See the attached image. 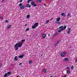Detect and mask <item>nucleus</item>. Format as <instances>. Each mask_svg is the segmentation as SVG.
I'll use <instances>...</instances> for the list:
<instances>
[{
    "label": "nucleus",
    "mask_w": 77,
    "mask_h": 77,
    "mask_svg": "<svg viewBox=\"0 0 77 77\" xmlns=\"http://www.w3.org/2000/svg\"><path fill=\"white\" fill-rule=\"evenodd\" d=\"M43 71L45 73H46V72H47V71H46V69H44L43 70Z\"/></svg>",
    "instance_id": "393cba45"
},
{
    "label": "nucleus",
    "mask_w": 77,
    "mask_h": 77,
    "mask_svg": "<svg viewBox=\"0 0 77 77\" xmlns=\"http://www.w3.org/2000/svg\"><path fill=\"white\" fill-rule=\"evenodd\" d=\"M65 14V13H62L61 14V15L62 16H63L64 17H65V16H66V15Z\"/></svg>",
    "instance_id": "ddd939ff"
},
{
    "label": "nucleus",
    "mask_w": 77,
    "mask_h": 77,
    "mask_svg": "<svg viewBox=\"0 0 77 77\" xmlns=\"http://www.w3.org/2000/svg\"><path fill=\"white\" fill-rule=\"evenodd\" d=\"M36 27L34 26H32V29H36Z\"/></svg>",
    "instance_id": "aec40b11"
},
{
    "label": "nucleus",
    "mask_w": 77,
    "mask_h": 77,
    "mask_svg": "<svg viewBox=\"0 0 77 77\" xmlns=\"http://www.w3.org/2000/svg\"><path fill=\"white\" fill-rule=\"evenodd\" d=\"M43 39H45V37H46V35L45 34H43L42 35Z\"/></svg>",
    "instance_id": "9b49d317"
},
{
    "label": "nucleus",
    "mask_w": 77,
    "mask_h": 77,
    "mask_svg": "<svg viewBox=\"0 0 77 77\" xmlns=\"http://www.w3.org/2000/svg\"><path fill=\"white\" fill-rule=\"evenodd\" d=\"M19 77H21V76H19Z\"/></svg>",
    "instance_id": "5fc2aeb1"
},
{
    "label": "nucleus",
    "mask_w": 77,
    "mask_h": 77,
    "mask_svg": "<svg viewBox=\"0 0 77 77\" xmlns=\"http://www.w3.org/2000/svg\"><path fill=\"white\" fill-rule=\"evenodd\" d=\"M4 1H5V0H2V2H4Z\"/></svg>",
    "instance_id": "49530a36"
},
{
    "label": "nucleus",
    "mask_w": 77,
    "mask_h": 77,
    "mask_svg": "<svg viewBox=\"0 0 77 77\" xmlns=\"http://www.w3.org/2000/svg\"><path fill=\"white\" fill-rule=\"evenodd\" d=\"M28 30H29V28L26 29V31H28Z\"/></svg>",
    "instance_id": "473e14b6"
},
{
    "label": "nucleus",
    "mask_w": 77,
    "mask_h": 77,
    "mask_svg": "<svg viewBox=\"0 0 77 77\" xmlns=\"http://www.w3.org/2000/svg\"><path fill=\"white\" fill-rule=\"evenodd\" d=\"M14 47L16 48L15 50H18V43L14 45Z\"/></svg>",
    "instance_id": "39448f33"
},
{
    "label": "nucleus",
    "mask_w": 77,
    "mask_h": 77,
    "mask_svg": "<svg viewBox=\"0 0 77 77\" xmlns=\"http://www.w3.org/2000/svg\"><path fill=\"white\" fill-rule=\"evenodd\" d=\"M49 21H50V20H48L46 21V24H47V23H49Z\"/></svg>",
    "instance_id": "bb28decb"
},
{
    "label": "nucleus",
    "mask_w": 77,
    "mask_h": 77,
    "mask_svg": "<svg viewBox=\"0 0 77 77\" xmlns=\"http://www.w3.org/2000/svg\"><path fill=\"white\" fill-rule=\"evenodd\" d=\"M2 64H0V67H2Z\"/></svg>",
    "instance_id": "ea45409f"
},
{
    "label": "nucleus",
    "mask_w": 77,
    "mask_h": 77,
    "mask_svg": "<svg viewBox=\"0 0 77 77\" xmlns=\"http://www.w3.org/2000/svg\"><path fill=\"white\" fill-rule=\"evenodd\" d=\"M66 28V26H64V28H63L62 29L63 30H65Z\"/></svg>",
    "instance_id": "4be33fe9"
},
{
    "label": "nucleus",
    "mask_w": 77,
    "mask_h": 77,
    "mask_svg": "<svg viewBox=\"0 0 77 77\" xmlns=\"http://www.w3.org/2000/svg\"><path fill=\"white\" fill-rule=\"evenodd\" d=\"M11 72H7V75L8 76H9V75H11Z\"/></svg>",
    "instance_id": "9d476101"
},
{
    "label": "nucleus",
    "mask_w": 77,
    "mask_h": 77,
    "mask_svg": "<svg viewBox=\"0 0 77 77\" xmlns=\"http://www.w3.org/2000/svg\"><path fill=\"white\" fill-rule=\"evenodd\" d=\"M21 41L22 42H24V41H25V40L24 39L22 40Z\"/></svg>",
    "instance_id": "c9c22d12"
},
{
    "label": "nucleus",
    "mask_w": 77,
    "mask_h": 77,
    "mask_svg": "<svg viewBox=\"0 0 77 77\" xmlns=\"http://www.w3.org/2000/svg\"><path fill=\"white\" fill-rule=\"evenodd\" d=\"M71 28H68V30H69V31H71Z\"/></svg>",
    "instance_id": "4c0bfd02"
},
{
    "label": "nucleus",
    "mask_w": 77,
    "mask_h": 77,
    "mask_svg": "<svg viewBox=\"0 0 77 77\" xmlns=\"http://www.w3.org/2000/svg\"><path fill=\"white\" fill-rule=\"evenodd\" d=\"M11 26H12V25H10L8 26V27L7 28V29H10L11 27Z\"/></svg>",
    "instance_id": "dca6fc26"
},
{
    "label": "nucleus",
    "mask_w": 77,
    "mask_h": 77,
    "mask_svg": "<svg viewBox=\"0 0 77 77\" xmlns=\"http://www.w3.org/2000/svg\"><path fill=\"white\" fill-rule=\"evenodd\" d=\"M42 56V54L41 55V56Z\"/></svg>",
    "instance_id": "3c124183"
},
{
    "label": "nucleus",
    "mask_w": 77,
    "mask_h": 77,
    "mask_svg": "<svg viewBox=\"0 0 77 77\" xmlns=\"http://www.w3.org/2000/svg\"><path fill=\"white\" fill-rule=\"evenodd\" d=\"M24 54H23V55H20L19 56V57L20 58H22V57H24Z\"/></svg>",
    "instance_id": "2eb2a0df"
},
{
    "label": "nucleus",
    "mask_w": 77,
    "mask_h": 77,
    "mask_svg": "<svg viewBox=\"0 0 77 77\" xmlns=\"http://www.w3.org/2000/svg\"><path fill=\"white\" fill-rule=\"evenodd\" d=\"M42 2L41 0H37L36 1V2H39L40 3H41Z\"/></svg>",
    "instance_id": "6ab92c4d"
},
{
    "label": "nucleus",
    "mask_w": 77,
    "mask_h": 77,
    "mask_svg": "<svg viewBox=\"0 0 77 77\" xmlns=\"http://www.w3.org/2000/svg\"><path fill=\"white\" fill-rule=\"evenodd\" d=\"M30 2H32V0H28L27 2L28 3H29Z\"/></svg>",
    "instance_id": "a878e982"
},
{
    "label": "nucleus",
    "mask_w": 77,
    "mask_h": 77,
    "mask_svg": "<svg viewBox=\"0 0 77 77\" xmlns=\"http://www.w3.org/2000/svg\"><path fill=\"white\" fill-rule=\"evenodd\" d=\"M19 6L20 7V9H24V8H25V7H26V6H24V5H22V3H20L19 5Z\"/></svg>",
    "instance_id": "f257e3e1"
},
{
    "label": "nucleus",
    "mask_w": 77,
    "mask_h": 77,
    "mask_svg": "<svg viewBox=\"0 0 77 77\" xmlns=\"http://www.w3.org/2000/svg\"><path fill=\"white\" fill-rule=\"evenodd\" d=\"M59 42H60V41H58L57 43V44H58Z\"/></svg>",
    "instance_id": "2f4dec72"
},
{
    "label": "nucleus",
    "mask_w": 77,
    "mask_h": 77,
    "mask_svg": "<svg viewBox=\"0 0 77 77\" xmlns=\"http://www.w3.org/2000/svg\"><path fill=\"white\" fill-rule=\"evenodd\" d=\"M50 36V34H48V36Z\"/></svg>",
    "instance_id": "de8ad7c7"
},
{
    "label": "nucleus",
    "mask_w": 77,
    "mask_h": 77,
    "mask_svg": "<svg viewBox=\"0 0 77 77\" xmlns=\"http://www.w3.org/2000/svg\"><path fill=\"white\" fill-rule=\"evenodd\" d=\"M55 23H56L57 24H61V23L60 22H59V21H55Z\"/></svg>",
    "instance_id": "f8f14e48"
},
{
    "label": "nucleus",
    "mask_w": 77,
    "mask_h": 77,
    "mask_svg": "<svg viewBox=\"0 0 77 77\" xmlns=\"http://www.w3.org/2000/svg\"><path fill=\"white\" fill-rule=\"evenodd\" d=\"M63 77H66V75L63 76Z\"/></svg>",
    "instance_id": "79ce46f5"
},
{
    "label": "nucleus",
    "mask_w": 77,
    "mask_h": 77,
    "mask_svg": "<svg viewBox=\"0 0 77 77\" xmlns=\"http://www.w3.org/2000/svg\"><path fill=\"white\" fill-rule=\"evenodd\" d=\"M14 60H15L16 61H17L18 60V59H17V56H15Z\"/></svg>",
    "instance_id": "f3484780"
},
{
    "label": "nucleus",
    "mask_w": 77,
    "mask_h": 77,
    "mask_svg": "<svg viewBox=\"0 0 77 77\" xmlns=\"http://www.w3.org/2000/svg\"><path fill=\"white\" fill-rule=\"evenodd\" d=\"M26 8H30L31 5L29 4H27L26 5Z\"/></svg>",
    "instance_id": "1a4fd4ad"
},
{
    "label": "nucleus",
    "mask_w": 77,
    "mask_h": 77,
    "mask_svg": "<svg viewBox=\"0 0 77 77\" xmlns=\"http://www.w3.org/2000/svg\"><path fill=\"white\" fill-rule=\"evenodd\" d=\"M71 13H69V14H67V17H70V16H71Z\"/></svg>",
    "instance_id": "b1692460"
},
{
    "label": "nucleus",
    "mask_w": 77,
    "mask_h": 77,
    "mask_svg": "<svg viewBox=\"0 0 77 77\" xmlns=\"http://www.w3.org/2000/svg\"><path fill=\"white\" fill-rule=\"evenodd\" d=\"M31 2H33V0H32Z\"/></svg>",
    "instance_id": "8fccbe9b"
},
{
    "label": "nucleus",
    "mask_w": 77,
    "mask_h": 77,
    "mask_svg": "<svg viewBox=\"0 0 77 77\" xmlns=\"http://www.w3.org/2000/svg\"><path fill=\"white\" fill-rule=\"evenodd\" d=\"M67 68L68 69H69V67H67Z\"/></svg>",
    "instance_id": "58836bf2"
},
{
    "label": "nucleus",
    "mask_w": 77,
    "mask_h": 77,
    "mask_svg": "<svg viewBox=\"0 0 77 77\" xmlns=\"http://www.w3.org/2000/svg\"><path fill=\"white\" fill-rule=\"evenodd\" d=\"M70 32H71L70 31H69V30H68V32H67V33H68V34H69V33H70Z\"/></svg>",
    "instance_id": "c756f323"
},
{
    "label": "nucleus",
    "mask_w": 77,
    "mask_h": 77,
    "mask_svg": "<svg viewBox=\"0 0 77 77\" xmlns=\"http://www.w3.org/2000/svg\"><path fill=\"white\" fill-rule=\"evenodd\" d=\"M73 68H74V66H72V67H71V69H72Z\"/></svg>",
    "instance_id": "f704fd0d"
},
{
    "label": "nucleus",
    "mask_w": 77,
    "mask_h": 77,
    "mask_svg": "<svg viewBox=\"0 0 77 77\" xmlns=\"http://www.w3.org/2000/svg\"><path fill=\"white\" fill-rule=\"evenodd\" d=\"M7 75H8V74L7 75V73H5L4 77H7Z\"/></svg>",
    "instance_id": "c85d7f7f"
},
{
    "label": "nucleus",
    "mask_w": 77,
    "mask_h": 77,
    "mask_svg": "<svg viewBox=\"0 0 77 77\" xmlns=\"http://www.w3.org/2000/svg\"><path fill=\"white\" fill-rule=\"evenodd\" d=\"M69 60V59L67 58H64L63 59V61L64 62H67V61H68Z\"/></svg>",
    "instance_id": "6e6552de"
},
{
    "label": "nucleus",
    "mask_w": 77,
    "mask_h": 77,
    "mask_svg": "<svg viewBox=\"0 0 77 77\" xmlns=\"http://www.w3.org/2000/svg\"><path fill=\"white\" fill-rule=\"evenodd\" d=\"M63 26H60V27L59 28V29H61V28H63Z\"/></svg>",
    "instance_id": "7c9ffc66"
},
{
    "label": "nucleus",
    "mask_w": 77,
    "mask_h": 77,
    "mask_svg": "<svg viewBox=\"0 0 77 77\" xmlns=\"http://www.w3.org/2000/svg\"><path fill=\"white\" fill-rule=\"evenodd\" d=\"M31 4L32 6H33L34 7H35V6H36L37 5L35 4V2H32L31 3Z\"/></svg>",
    "instance_id": "20e7f679"
},
{
    "label": "nucleus",
    "mask_w": 77,
    "mask_h": 77,
    "mask_svg": "<svg viewBox=\"0 0 77 77\" xmlns=\"http://www.w3.org/2000/svg\"><path fill=\"white\" fill-rule=\"evenodd\" d=\"M22 65V63H20L19 64V65Z\"/></svg>",
    "instance_id": "c03bdc74"
},
{
    "label": "nucleus",
    "mask_w": 77,
    "mask_h": 77,
    "mask_svg": "<svg viewBox=\"0 0 77 77\" xmlns=\"http://www.w3.org/2000/svg\"><path fill=\"white\" fill-rule=\"evenodd\" d=\"M0 61H1V60H0Z\"/></svg>",
    "instance_id": "6e6d98bb"
},
{
    "label": "nucleus",
    "mask_w": 77,
    "mask_h": 77,
    "mask_svg": "<svg viewBox=\"0 0 77 77\" xmlns=\"http://www.w3.org/2000/svg\"><path fill=\"white\" fill-rule=\"evenodd\" d=\"M29 64H31L32 63V60L29 61Z\"/></svg>",
    "instance_id": "5701e85b"
},
{
    "label": "nucleus",
    "mask_w": 77,
    "mask_h": 77,
    "mask_svg": "<svg viewBox=\"0 0 77 77\" xmlns=\"http://www.w3.org/2000/svg\"><path fill=\"white\" fill-rule=\"evenodd\" d=\"M26 17L27 18H29V17H30V15H28L27 16H26Z\"/></svg>",
    "instance_id": "cd10ccee"
},
{
    "label": "nucleus",
    "mask_w": 77,
    "mask_h": 77,
    "mask_svg": "<svg viewBox=\"0 0 77 77\" xmlns=\"http://www.w3.org/2000/svg\"><path fill=\"white\" fill-rule=\"evenodd\" d=\"M23 44V42H21V43H19L18 45V48H20V47H21Z\"/></svg>",
    "instance_id": "f03ea898"
},
{
    "label": "nucleus",
    "mask_w": 77,
    "mask_h": 77,
    "mask_svg": "<svg viewBox=\"0 0 77 77\" xmlns=\"http://www.w3.org/2000/svg\"><path fill=\"white\" fill-rule=\"evenodd\" d=\"M0 19H2V20H3V17H2L1 16H0Z\"/></svg>",
    "instance_id": "72a5a7b5"
},
{
    "label": "nucleus",
    "mask_w": 77,
    "mask_h": 77,
    "mask_svg": "<svg viewBox=\"0 0 77 77\" xmlns=\"http://www.w3.org/2000/svg\"><path fill=\"white\" fill-rule=\"evenodd\" d=\"M75 62H77V58H76V60H75Z\"/></svg>",
    "instance_id": "37998d69"
},
{
    "label": "nucleus",
    "mask_w": 77,
    "mask_h": 77,
    "mask_svg": "<svg viewBox=\"0 0 77 77\" xmlns=\"http://www.w3.org/2000/svg\"><path fill=\"white\" fill-rule=\"evenodd\" d=\"M44 6H46V4H44Z\"/></svg>",
    "instance_id": "a18cd8bd"
},
{
    "label": "nucleus",
    "mask_w": 77,
    "mask_h": 77,
    "mask_svg": "<svg viewBox=\"0 0 77 77\" xmlns=\"http://www.w3.org/2000/svg\"><path fill=\"white\" fill-rule=\"evenodd\" d=\"M66 73H67V74H70V71H69V70H67L66 71Z\"/></svg>",
    "instance_id": "a211bd4d"
},
{
    "label": "nucleus",
    "mask_w": 77,
    "mask_h": 77,
    "mask_svg": "<svg viewBox=\"0 0 77 77\" xmlns=\"http://www.w3.org/2000/svg\"><path fill=\"white\" fill-rule=\"evenodd\" d=\"M59 34H58V33L57 32L55 33L54 34V35L53 36V38H54L56 36H57V35H58Z\"/></svg>",
    "instance_id": "7ed1b4c3"
},
{
    "label": "nucleus",
    "mask_w": 77,
    "mask_h": 77,
    "mask_svg": "<svg viewBox=\"0 0 77 77\" xmlns=\"http://www.w3.org/2000/svg\"><path fill=\"white\" fill-rule=\"evenodd\" d=\"M38 24H39V23H35L34 24V26H35L36 27H37L38 26Z\"/></svg>",
    "instance_id": "0eeeda50"
},
{
    "label": "nucleus",
    "mask_w": 77,
    "mask_h": 77,
    "mask_svg": "<svg viewBox=\"0 0 77 77\" xmlns=\"http://www.w3.org/2000/svg\"><path fill=\"white\" fill-rule=\"evenodd\" d=\"M23 2V0H20V3H21Z\"/></svg>",
    "instance_id": "a19ab883"
},
{
    "label": "nucleus",
    "mask_w": 77,
    "mask_h": 77,
    "mask_svg": "<svg viewBox=\"0 0 77 77\" xmlns=\"http://www.w3.org/2000/svg\"><path fill=\"white\" fill-rule=\"evenodd\" d=\"M17 77H18V76H17Z\"/></svg>",
    "instance_id": "864d4df0"
},
{
    "label": "nucleus",
    "mask_w": 77,
    "mask_h": 77,
    "mask_svg": "<svg viewBox=\"0 0 77 77\" xmlns=\"http://www.w3.org/2000/svg\"><path fill=\"white\" fill-rule=\"evenodd\" d=\"M50 77H52V76H51Z\"/></svg>",
    "instance_id": "603ef678"
},
{
    "label": "nucleus",
    "mask_w": 77,
    "mask_h": 77,
    "mask_svg": "<svg viewBox=\"0 0 77 77\" xmlns=\"http://www.w3.org/2000/svg\"><path fill=\"white\" fill-rule=\"evenodd\" d=\"M62 30H63L62 29H60V30L59 31H58V32L59 33H60V32H61L62 31Z\"/></svg>",
    "instance_id": "412c9836"
},
{
    "label": "nucleus",
    "mask_w": 77,
    "mask_h": 77,
    "mask_svg": "<svg viewBox=\"0 0 77 77\" xmlns=\"http://www.w3.org/2000/svg\"><path fill=\"white\" fill-rule=\"evenodd\" d=\"M27 24H25V26H27Z\"/></svg>",
    "instance_id": "09e8293b"
},
{
    "label": "nucleus",
    "mask_w": 77,
    "mask_h": 77,
    "mask_svg": "<svg viewBox=\"0 0 77 77\" xmlns=\"http://www.w3.org/2000/svg\"><path fill=\"white\" fill-rule=\"evenodd\" d=\"M60 20V17H59L58 18H57V21H59Z\"/></svg>",
    "instance_id": "4468645a"
},
{
    "label": "nucleus",
    "mask_w": 77,
    "mask_h": 77,
    "mask_svg": "<svg viewBox=\"0 0 77 77\" xmlns=\"http://www.w3.org/2000/svg\"><path fill=\"white\" fill-rule=\"evenodd\" d=\"M60 55L62 57H64L65 55V53H63V52H61Z\"/></svg>",
    "instance_id": "423d86ee"
},
{
    "label": "nucleus",
    "mask_w": 77,
    "mask_h": 77,
    "mask_svg": "<svg viewBox=\"0 0 77 77\" xmlns=\"http://www.w3.org/2000/svg\"><path fill=\"white\" fill-rule=\"evenodd\" d=\"M5 22H6L7 23H8V21L7 20H5Z\"/></svg>",
    "instance_id": "e433bc0d"
}]
</instances>
